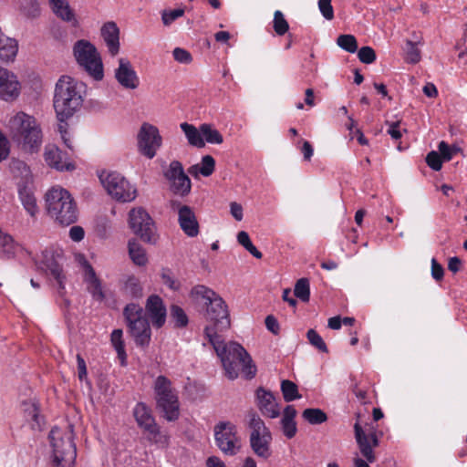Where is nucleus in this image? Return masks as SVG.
I'll use <instances>...</instances> for the list:
<instances>
[{"instance_id":"nucleus-1","label":"nucleus","mask_w":467,"mask_h":467,"mask_svg":"<svg viewBox=\"0 0 467 467\" xmlns=\"http://www.w3.org/2000/svg\"><path fill=\"white\" fill-rule=\"evenodd\" d=\"M207 333L208 340L220 358L229 379H235L241 369L248 379L255 376L256 367L242 345L237 342L225 344L224 339L220 335H215L212 328H208Z\"/></svg>"},{"instance_id":"nucleus-2","label":"nucleus","mask_w":467,"mask_h":467,"mask_svg":"<svg viewBox=\"0 0 467 467\" xmlns=\"http://www.w3.org/2000/svg\"><path fill=\"white\" fill-rule=\"evenodd\" d=\"M84 85L69 76H62L55 87L54 109L60 122L72 117L82 106Z\"/></svg>"},{"instance_id":"nucleus-3","label":"nucleus","mask_w":467,"mask_h":467,"mask_svg":"<svg viewBox=\"0 0 467 467\" xmlns=\"http://www.w3.org/2000/svg\"><path fill=\"white\" fill-rule=\"evenodd\" d=\"M47 215L57 224L68 226L78 218V208L70 192L61 187H52L45 194Z\"/></svg>"},{"instance_id":"nucleus-4","label":"nucleus","mask_w":467,"mask_h":467,"mask_svg":"<svg viewBox=\"0 0 467 467\" xmlns=\"http://www.w3.org/2000/svg\"><path fill=\"white\" fill-rule=\"evenodd\" d=\"M10 135L22 150L37 151L42 143V131L36 119L24 112H18L9 121Z\"/></svg>"},{"instance_id":"nucleus-5","label":"nucleus","mask_w":467,"mask_h":467,"mask_svg":"<svg viewBox=\"0 0 467 467\" xmlns=\"http://www.w3.org/2000/svg\"><path fill=\"white\" fill-rule=\"evenodd\" d=\"M72 428V425H69L66 431L57 427L51 430L49 440L53 453L50 467H73L77 457V449L73 441Z\"/></svg>"},{"instance_id":"nucleus-6","label":"nucleus","mask_w":467,"mask_h":467,"mask_svg":"<svg viewBox=\"0 0 467 467\" xmlns=\"http://www.w3.org/2000/svg\"><path fill=\"white\" fill-rule=\"evenodd\" d=\"M128 332L137 347L146 348L151 339V329L143 308L135 303L128 304L123 309Z\"/></svg>"},{"instance_id":"nucleus-7","label":"nucleus","mask_w":467,"mask_h":467,"mask_svg":"<svg viewBox=\"0 0 467 467\" xmlns=\"http://www.w3.org/2000/svg\"><path fill=\"white\" fill-rule=\"evenodd\" d=\"M73 54L77 63L85 72L96 81L104 78V68L101 57L97 47L85 39L78 40L73 46Z\"/></svg>"},{"instance_id":"nucleus-8","label":"nucleus","mask_w":467,"mask_h":467,"mask_svg":"<svg viewBox=\"0 0 467 467\" xmlns=\"http://www.w3.org/2000/svg\"><path fill=\"white\" fill-rule=\"evenodd\" d=\"M133 415L137 424L143 430L149 441L162 447L168 446L169 436L161 431L150 408L145 403L139 402L133 410Z\"/></svg>"},{"instance_id":"nucleus-9","label":"nucleus","mask_w":467,"mask_h":467,"mask_svg":"<svg viewBox=\"0 0 467 467\" xmlns=\"http://www.w3.org/2000/svg\"><path fill=\"white\" fill-rule=\"evenodd\" d=\"M129 225L143 242L151 244L157 243L159 236L155 223L144 208L137 207L130 211Z\"/></svg>"},{"instance_id":"nucleus-10","label":"nucleus","mask_w":467,"mask_h":467,"mask_svg":"<svg viewBox=\"0 0 467 467\" xmlns=\"http://www.w3.org/2000/svg\"><path fill=\"white\" fill-rule=\"evenodd\" d=\"M206 306V317L211 322L204 328V334L208 338L207 329L212 328L215 335L228 329L231 326L227 306L219 296L213 297Z\"/></svg>"},{"instance_id":"nucleus-11","label":"nucleus","mask_w":467,"mask_h":467,"mask_svg":"<svg viewBox=\"0 0 467 467\" xmlns=\"http://www.w3.org/2000/svg\"><path fill=\"white\" fill-rule=\"evenodd\" d=\"M161 145L162 137L159 129L149 122H143L137 134L139 152L148 159H153Z\"/></svg>"},{"instance_id":"nucleus-12","label":"nucleus","mask_w":467,"mask_h":467,"mask_svg":"<svg viewBox=\"0 0 467 467\" xmlns=\"http://www.w3.org/2000/svg\"><path fill=\"white\" fill-rule=\"evenodd\" d=\"M214 439L224 454L235 455L241 448L236 426L230 421H220L214 426Z\"/></svg>"},{"instance_id":"nucleus-13","label":"nucleus","mask_w":467,"mask_h":467,"mask_svg":"<svg viewBox=\"0 0 467 467\" xmlns=\"http://www.w3.org/2000/svg\"><path fill=\"white\" fill-rule=\"evenodd\" d=\"M101 184L113 199L127 202L135 199L137 190L125 177H99Z\"/></svg>"},{"instance_id":"nucleus-14","label":"nucleus","mask_w":467,"mask_h":467,"mask_svg":"<svg viewBox=\"0 0 467 467\" xmlns=\"http://www.w3.org/2000/svg\"><path fill=\"white\" fill-rule=\"evenodd\" d=\"M41 268L48 271L52 277L56 280L57 284L58 294L62 298V303L65 306H69V300L64 297L65 295V282L66 275L64 274L62 266L55 259L53 254L49 251L42 252V259L40 261Z\"/></svg>"},{"instance_id":"nucleus-15","label":"nucleus","mask_w":467,"mask_h":467,"mask_svg":"<svg viewBox=\"0 0 467 467\" xmlns=\"http://www.w3.org/2000/svg\"><path fill=\"white\" fill-rule=\"evenodd\" d=\"M16 186L18 197L24 209L31 217H35L38 213L39 209L35 196L33 181L28 177H21Z\"/></svg>"},{"instance_id":"nucleus-16","label":"nucleus","mask_w":467,"mask_h":467,"mask_svg":"<svg viewBox=\"0 0 467 467\" xmlns=\"http://www.w3.org/2000/svg\"><path fill=\"white\" fill-rule=\"evenodd\" d=\"M172 209L178 207V221L183 233L189 237H195L199 234V223L192 209L188 205L180 206L177 201H171Z\"/></svg>"},{"instance_id":"nucleus-17","label":"nucleus","mask_w":467,"mask_h":467,"mask_svg":"<svg viewBox=\"0 0 467 467\" xmlns=\"http://www.w3.org/2000/svg\"><path fill=\"white\" fill-rule=\"evenodd\" d=\"M144 313L151 320L154 327L161 328L164 326L167 310L163 300L158 295H151L148 297Z\"/></svg>"},{"instance_id":"nucleus-18","label":"nucleus","mask_w":467,"mask_h":467,"mask_svg":"<svg viewBox=\"0 0 467 467\" xmlns=\"http://www.w3.org/2000/svg\"><path fill=\"white\" fill-rule=\"evenodd\" d=\"M115 78L119 84L128 89H135L140 85V79L127 58L119 59V67L115 69Z\"/></svg>"},{"instance_id":"nucleus-19","label":"nucleus","mask_w":467,"mask_h":467,"mask_svg":"<svg viewBox=\"0 0 467 467\" xmlns=\"http://www.w3.org/2000/svg\"><path fill=\"white\" fill-rule=\"evenodd\" d=\"M19 95V82L16 77L6 68L0 67V98L13 100Z\"/></svg>"},{"instance_id":"nucleus-20","label":"nucleus","mask_w":467,"mask_h":467,"mask_svg":"<svg viewBox=\"0 0 467 467\" xmlns=\"http://www.w3.org/2000/svg\"><path fill=\"white\" fill-rule=\"evenodd\" d=\"M64 153L55 145H47L45 148V161L57 171H72L75 165L72 162L63 161Z\"/></svg>"},{"instance_id":"nucleus-21","label":"nucleus","mask_w":467,"mask_h":467,"mask_svg":"<svg viewBox=\"0 0 467 467\" xmlns=\"http://www.w3.org/2000/svg\"><path fill=\"white\" fill-rule=\"evenodd\" d=\"M257 406L261 412L271 419L277 418L280 414V409L275 402V399L272 392L266 391L263 388H259L256 391Z\"/></svg>"},{"instance_id":"nucleus-22","label":"nucleus","mask_w":467,"mask_h":467,"mask_svg":"<svg viewBox=\"0 0 467 467\" xmlns=\"http://www.w3.org/2000/svg\"><path fill=\"white\" fill-rule=\"evenodd\" d=\"M157 406L163 412V417L169 421H174L179 418L180 406L176 393H167V396L156 398Z\"/></svg>"},{"instance_id":"nucleus-23","label":"nucleus","mask_w":467,"mask_h":467,"mask_svg":"<svg viewBox=\"0 0 467 467\" xmlns=\"http://www.w3.org/2000/svg\"><path fill=\"white\" fill-rule=\"evenodd\" d=\"M101 36L109 53L115 57L119 52V29L115 22H107L101 27Z\"/></svg>"},{"instance_id":"nucleus-24","label":"nucleus","mask_w":467,"mask_h":467,"mask_svg":"<svg viewBox=\"0 0 467 467\" xmlns=\"http://www.w3.org/2000/svg\"><path fill=\"white\" fill-rule=\"evenodd\" d=\"M247 426L251 430L250 441H256L260 437H272L270 430L265 426L261 417L254 410L246 414Z\"/></svg>"},{"instance_id":"nucleus-25","label":"nucleus","mask_w":467,"mask_h":467,"mask_svg":"<svg viewBox=\"0 0 467 467\" xmlns=\"http://www.w3.org/2000/svg\"><path fill=\"white\" fill-rule=\"evenodd\" d=\"M53 13L61 20L71 23L73 26H78L76 15L67 0H49Z\"/></svg>"},{"instance_id":"nucleus-26","label":"nucleus","mask_w":467,"mask_h":467,"mask_svg":"<svg viewBox=\"0 0 467 467\" xmlns=\"http://www.w3.org/2000/svg\"><path fill=\"white\" fill-rule=\"evenodd\" d=\"M355 438L358 445L361 454L366 458L368 462H374L376 457L373 451V447L369 441V437L365 433L359 423L354 425Z\"/></svg>"},{"instance_id":"nucleus-27","label":"nucleus","mask_w":467,"mask_h":467,"mask_svg":"<svg viewBox=\"0 0 467 467\" xmlns=\"http://www.w3.org/2000/svg\"><path fill=\"white\" fill-rule=\"evenodd\" d=\"M86 282L88 283V291L90 293L93 299L99 302L103 301L105 294L101 286V282L97 277L93 267L89 265L87 269Z\"/></svg>"},{"instance_id":"nucleus-28","label":"nucleus","mask_w":467,"mask_h":467,"mask_svg":"<svg viewBox=\"0 0 467 467\" xmlns=\"http://www.w3.org/2000/svg\"><path fill=\"white\" fill-rule=\"evenodd\" d=\"M18 244L13 237L0 230V258L10 260L16 256Z\"/></svg>"},{"instance_id":"nucleus-29","label":"nucleus","mask_w":467,"mask_h":467,"mask_svg":"<svg viewBox=\"0 0 467 467\" xmlns=\"http://www.w3.org/2000/svg\"><path fill=\"white\" fill-rule=\"evenodd\" d=\"M18 51V43L16 39L5 36L0 39V61H13Z\"/></svg>"},{"instance_id":"nucleus-30","label":"nucleus","mask_w":467,"mask_h":467,"mask_svg":"<svg viewBox=\"0 0 467 467\" xmlns=\"http://www.w3.org/2000/svg\"><path fill=\"white\" fill-rule=\"evenodd\" d=\"M215 167V160L211 155L202 158L201 163L192 165L188 169L189 175H212Z\"/></svg>"},{"instance_id":"nucleus-31","label":"nucleus","mask_w":467,"mask_h":467,"mask_svg":"<svg viewBox=\"0 0 467 467\" xmlns=\"http://www.w3.org/2000/svg\"><path fill=\"white\" fill-rule=\"evenodd\" d=\"M128 249L130 259L135 265L142 266L147 264L148 258L146 251L136 239L129 241Z\"/></svg>"},{"instance_id":"nucleus-32","label":"nucleus","mask_w":467,"mask_h":467,"mask_svg":"<svg viewBox=\"0 0 467 467\" xmlns=\"http://www.w3.org/2000/svg\"><path fill=\"white\" fill-rule=\"evenodd\" d=\"M122 336V329H114L110 335V342L117 352L118 358L120 360V364L125 366L127 364V353L125 350V343L123 341Z\"/></svg>"},{"instance_id":"nucleus-33","label":"nucleus","mask_w":467,"mask_h":467,"mask_svg":"<svg viewBox=\"0 0 467 467\" xmlns=\"http://www.w3.org/2000/svg\"><path fill=\"white\" fill-rule=\"evenodd\" d=\"M170 190L176 195L184 196L191 191L190 177H168Z\"/></svg>"},{"instance_id":"nucleus-34","label":"nucleus","mask_w":467,"mask_h":467,"mask_svg":"<svg viewBox=\"0 0 467 467\" xmlns=\"http://www.w3.org/2000/svg\"><path fill=\"white\" fill-rule=\"evenodd\" d=\"M272 437L265 436L260 437L258 440L250 441V446L253 450V451L258 456L263 459H267L271 456L272 451L270 449V444L272 441Z\"/></svg>"},{"instance_id":"nucleus-35","label":"nucleus","mask_w":467,"mask_h":467,"mask_svg":"<svg viewBox=\"0 0 467 467\" xmlns=\"http://www.w3.org/2000/svg\"><path fill=\"white\" fill-rule=\"evenodd\" d=\"M181 129L191 145L197 148H202L205 145L201 130L199 131L193 125L183 122L181 124Z\"/></svg>"},{"instance_id":"nucleus-36","label":"nucleus","mask_w":467,"mask_h":467,"mask_svg":"<svg viewBox=\"0 0 467 467\" xmlns=\"http://www.w3.org/2000/svg\"><path fill=\"white\" fill-rule=\"evenodd\" d=\"M217 296L214 291L202 285L193 286L191 291V296L197 301H202L204 305H207Z\"/></svg>"},{"instance_id":"nucleus-37","label":"nucleus","mask_w":467,"mask_h":467,"mask_svg":"<svg viewBox=\"0 0 467 467\" xmlns=\"http://www.w3.org/2000/svg\"><path fill=\"white\" fill-rule=\"evenodd\" d=\"M21 14L28 19H35L40 16L41 9L37 0H23L20 3Z\"/></svg>"},{"instance_id":"nucleus-38","label":"nucleus","mask_w":467,"mask_h":467,"mask_svg":"<svg viewBox=\"0 0 467 467\" xmlns=\"http://www.w3.org/2000/svg\"><path fill=\"white\" fill-rule=\"evenodd\" d=\"M281 391L285 401L290 402L301 398L298 392V388L296 383L289 379H284L281 381Z\"/></svg>"},{"instance_id":"nucleus-39","label":"nucleus","mask_w":467,"mask_h":467,"mask_svg":"<svg viewBox=\"0 0 467 467\" xmlns=\"http://www.w3.org/2000/svg\"><path fill=\"white\" fill-rule=\"evenodd\" d=\"M200 130L202 134L203 140H205L211 144H221L223 141L222 134L215 129H213L209 124H202Z\"/></svg>"},{"instance_id":"nucleus-40","label":"nucleus","mask_w":467,"mask_h":467,"mask_svg":"<svg viewBox=\"0 0 467 467\" xmlns=\"http://www.w3.org/2000/svg\"><path fill=\"white\" fill-rule=\"evenodd\" d=\"M302 417L310 424H321L327 420V414L320 409H306Z\"/></svg>"},{"instance_id":"nucleus-41","label":"nucleus","mask_w":467,"mask_h":467,"mask_svg":"<svg viewBox=\"0 0 467 467\" xmlns=\"http://www.w3.org/2000/svg\"><path fill=\"white\" fill-rule=\"evenodd\" d=\"M294 295L302 302H308L310 298V287L307 278H300L296 281Z\"/></svg>"},{"instance_id":"nucleus-42","label":"nucleus","mask_w":467,"mask_h":467,"mask_svg":"<svg viewBox=\"0 0 467 467\" xmlns=\"http://www.w3.org/2000/svg\"><path fill=\"white\" fill-rule=\"evenodd\" d=\"M154 392L156 398L160 396H167V393L173 392L171 389V381L165 376H158L154 382Z\"/></svg>"},{"instance_id":"nucleus-43","label":"nucleus","mask_w":467,"mask_h":467,"mask_svg":"<svg viewBox=\"0 0 467 467\" xmlns=\"http://www.w3.org/2000/svg\"><path fill=\"white\" fill-rule=\"evenodd\" d=\"M170 316L176 327H185L188 325V317L181 306L172 305L170 308Z\"/></svg>"},{"instance_id":"nucleus-44","label":"nucleus","mask_w":467,"mask_h":467,"mask_svg":"<svg viewBox=\"0 0 467 467\" xmlns=\"http://www.w3.org/2000/svg\"><path fill=\"white\" fill-rule=\"evenodd\" d=\"M337 44L340 48L349 53H355L358 50V42L353 35L338 36Z\"/></svg>"},{"instance_id":"nucleus-45","label":"nucleus","mask_w":467,"mask_h":467,"mask_svg":"<svg viewBox=\"0 0 467 467\" xmlns=\"http://www.w3.org/2000/svg\"><path fill=\"white\" fill-rule=\"evenodd\" d=\"M273 27L278 36H284L289 30V24L279 10L274 14Z\"/></svg>"},{"instance_id":"nucleus-46","label":"nucleus","mask_w":467,"mask_h":467,"mask_svg":"<svg viewBox=\"0 0 467 467\" xmlns=\"http://www.w3.org/2000/svg\"><path fill=\"white\" fill-rule=\"evenodd\" d=\"M438 150L443 161H449L454 155L460 152L461 149L455 145H450L442 140L438 145Z\"/></svg>"},{"instance_id":"nucleus-47","label":"nucleus","mask_w":467,"mask_h":467,"mask_svg":"<svg viewBox=\"0 0 467 467\" xmlns=\"http://www.w3.org/2000/svg\"><path fill=\"white\" fill-rule=\"evenodd\" d=\"M406 61L410 64H416L420 60V50L417 47V44L413 41L407 40L406 47Z\"/></svg>"},{"instance_id":"nucleus-48","label":"nucleus","mask_w":467,"mask_h":467,"mask_svg":"<svg viewBox=\"0 0 467 467\" xmlns=\"http://www.w3.org/2000/svg\"><path fill=\"white\" fill-rule=\"evenodd\" d=\"M306 337L309 341V343L315 347L317 349L323 353H327L328 349L327 347L321 337V336L315 330V329H309L306 332Z\"/></svg>"},{"instance_id":"nucleus-49","label":"nucleus","mask_w":467,"mask_h":467,"mask_svg":"<svg viewBox=\"0 0 467 467\" xmlns=\"http://www.w3.org/2000/svg\"><path fill=\"white\" fill-rule=\"evenodd\" d=\"M162 283L173 291H178L181 287V283L176 279L169 268H163L161 273Z\"/></svg>"},{"instance_id":"nucleus-50","label":"nucleus","mask_w":467,"mask_h":467,"mask_svg":"<svg viewBox=\"0 0 467 467\" xmlns=\"http://www.w3.org/2000/svg\"><path fill=\"white\" fill-rule=\"evenodd\" d=\"M357 51L359 61L364 64H371L377 58L374 49L370 47H362L360 49Z\"/></svg>"},{"instance_id":"nucleus-51","label":"nucleus","mask_w":467,"mask_h":467,"mask_svg":"<svg viewBox=\"0 0 467 467\" xmlns=\"http://www.w3.org/2000/svg\"><path fill=\"white\" fill-rule=\"evenodd\" d=\"M125 288L133 297H140L142 296V287L139 280L134 276L128 278Z\"/></svg>"},{"instance_id":"nucleus-52","label":"nucleus","mask_w":467,"mask_h":467,"mask_svg":"<svg viewBox=\"0 0 467 467\" xmlns=\"http://www.w3.org/2000/svg\"><path fill=\"white\" fill-rule=\"evenodd\" d=\"M9 169L14 175H28L29 167L24 161L13 159L10 161Z\"/></svg>"},{"instance_id":"nucleus-53","label":"nucleus","mask_w":467,"mask_h":467,"mask_svg":"<svg viewBox=\"0 0 467 467\" xmlns=\"http://www.w3.org/2000/svg\"><path fill=\"white\" fill-rule=\"evenodd\" d=\"M184 8H177L170 11H163L161 15L162 22L165 26L171 25L177 18L184 15Z\"/></svg>"},{"instance_id":"nucleus-54","label":"nucleus","mask_w":467,"mask_h":467,"mask_svg":"<svg viewBox=\"0 0 467 467\" xmlns=\"http://www.w3.org/2000/svg\"><path fill=\"white\" fill-rule=\"evenodd\" d=\"M426 162L432 170L438 171L441 169L443 160L438 151L432 150L426 156Z\"/></svg>"},{"instance_id":"nucleus-55","label":"nucleus","mask_w":467,"mask_h":467,"mask_svg":"<svg viewBox=\"0 0 467 467\" xmlns=\"http://www.w3.org/2000/svg\"><path fill=\"white\" fill-rule=\"evenodd\" d=\"M318 8L322 16L327 20H332L334 18V10L331 5V0H318Z\"/></svg>"},{"instance_id":"nucleus-56","label":"nucleus","mask_w":467,"mask_h":467,"mask_svg":"<svg viewBox=\"0 0 467 467\" xmlns=\"http://www.w3.org/2000/svg\"><path fill=\"white\" fill-rule=\"evenodd\" d=\"M172 54L174 59L180 63L190 64L192 60L191 53L181 47L174 48Z\"/></svg>"},{"instance_id":"nucleus-57","label":"nucleus","mask_w":467,"mask_h":467,"mask_svg":"<svg viewBox=\"0 0 467 467\" xmlns=\"http://www.w3.org/2000/svg\"><path fill=\"white\" fill-rule=\"evenodd\" d=\"M281 426H282L284 435L287 439H292L296 434L297 428H296V422L295 420H281Z\"/></svg>"},{"instance_id":"nucleus-58","label":"nucleus","mask_w":467,"mask_h":467,"mask_svg":"<svg viewBox=\"0 0 467 467\" xmlns=\"http://www.w3.org/2000/svg\"><path fill=\"white\" fill-rule=\"evenodd\" d=\"M28 417L33 420L32 428L40 430L43 424L42 417L39 415L38 408L35 404H31L28 410Z\"/></svg>"},{"instance_id":"nucleus-59","label":"nucleus","mask_w":467,"mask_h":467,"mask_svg":"<svg viewBox=\"0 0 467 467\" xmlns=\"http://www.w3.org/2000/svg\"><path fill=\"white\" fill-rule=\"evenodd\" d=\"M400 121H386V125L389 126V129L387 130L388 134L393 139V140H400L402 137L401 130L400 129Z\"/></svg>"},{"instance_id":"nucleus-60","label":"nucleus","mask_w":467,"mask_h":467,"mask_svg":"<svg viewBox=\"0 0 467 467\" xmlns=\"http://www.w3.org/2000/svg\"><path fill=\"white\" fill-rule=\"evenodd\" d=\"M10 153L9 141L0 130V161L5 160Z\"/></svg>"},{"instance_id":"nucleus-61","label":"nucleus","mask_w":467,"mask_h":467,"mask_svg":"<svg viewBox=\"0 0 467 467\" xmlns=\"http://www.w3.org/2000/svg\"><path fill=\"white\" fill-rule=\"evenodd\" d=\"M444 275V269L441 264L437 262L435 258L431 260V276L436 281H441Z\"/></svg>"},{"instance_id":"nucleus-62","label":"nucleus","mask_w":467,"mask_h":467,"mask_svg":"<svg viewBox=\"0 0 467 467\" xmlns=\"http://www.w3.org/2000/svg\"><path fill=\"white\" fill-rule=\"evenodd\" d=\"M164 175H187L184 172L182 164L179 161H172L170 163L169 170Z\"/></svg>"},{"instance_id":"nucleus-63","label":"nucleus","mask_w":467,"mask_h":467,"mask_svg":"<svg viewBox=\"0 0 467 467\" xmlns=\"http://www.w3.org/2000/svg\"><path fill=\"white\" fill-rule=\"evenodd\" d=\"M85 231L83 227L79 225L72 226L69 230V237L74 242H80L84 239Z\"/></svg>"},{"instance_id":"nucleus-64","label":"nucleus","mask_w":467,"mask_h":467,"mask_svg":"<svg viewBox=\"0 0 467 467\" xmlns=\"http://www.w3.org/2000/svg\"><path fill=\"white\" fill-rule=\"evenodd\" d=\"M266 328L271 331L274 335H277L279 333L280 327L277 319L270 315L265 317V320Z\"/></svg>"}]
</instances>
